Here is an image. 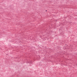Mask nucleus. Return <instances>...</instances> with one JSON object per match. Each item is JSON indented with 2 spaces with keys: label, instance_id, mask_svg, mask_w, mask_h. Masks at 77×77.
I'll use <instances>...</instances> for the list:
<instances>
[{
  "label": "nucleus",
  "instance_id": "obj_1",
  "mask_svg": "<svg viewBox=\"0 0 77 77\" xmlns=\"http://www.w3.org/2000/svg\"><path fill=\"white\" fill-rule=\"evenodd\" d=\"M72 22H71L70 23L71 24L72 23Z\"/></svg>",
  "mask_w": 77,
  "mask_h": 77
},
{
  "label": "nucleus",
  "instance_id": "obj_2",
  "mask_svg": "<svg viewBox=\"0 0 77 77\" xmlns=\"http://www.w3.org/2000/svg\"><path fill=\"white\" fill-rule=\"evenodd\" d=\"M30 63H31V61L30 62Z\"/></svg>",
  "mask_w": 77,
  "mask_h": 77
},
{
  "label": "nucleus",
  "instance_id": "obj_3",
  "mask_svg": "<svg viewBox=\"0 0 77 77\" xmlns=\"http://www.w3.org/2000/svg\"><path fill=\"white\" fill-rule=\"evenodd\" d=\"M46 11H47V10H46Z\"/></svg>",
  "mask_w": 77,
  "mask_h": 77
}]
</instances>
